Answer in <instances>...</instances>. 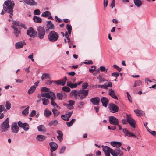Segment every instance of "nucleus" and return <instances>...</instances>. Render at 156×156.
Listing matches in <instances>:
<instances>
[{
    "instance_id": "46",
    "label": "nucleus",
    "mask_w": 156,
    "mask_h": 156,
    "mask_svg": "<svg viewBox=\"0 0 156 156\" xmlns=\"http://www.w3.org/2000/svg\"><path fill=\"white\" fill-rule=\"evenodd\" d=\"M108 68H106L104 66H101L100 67V70L102 72L106 73L108 70Z\"/></svg>"
},
{
    "instance_id": "9",
    "label": "nucleus",
    "mask_w": 156,
    "mask_h": 156,
    "mask_svg": "<svg viewBox=\"0 0 156 156\" xmlns=\"http://www.w3.org/2000/svg\"><path fill=\"white\" fill-rule=\"evenodd\" d=\"M130 116L127 114L126 115L127 121L132 127L134 128H135V121L132 119Z\"/></svg>"
},
{
    "instance_id": "27",
    "label": "nucleus",
    "mask_w": 156,
    "mask_h": 156,
    "mask_svg": "<svg viewBox=\"0 0 156 156\" xmlns=\"http://www.w3.org/2000/svg\"><path fill=\"white\" fill-rule=\"evenodd\" d=\"M51 79L50 75L49 73H43L41 76V79L42 80H43L44 79Z\"/></svg>"
},
{
    "instance_id": "39",
    "label": "nucleus",
    "mask_w": 156,
    "mask_h": 156,
    "mask_svg": "<svg viewBox=\"0 0 156 156\" xmlns=\"http://www.w3.org/2000/svg\"><path fill=\"white\" fill-rule=\"evenodd\" d=\"M50 15L51 13L49 12L48 11H46L42 13L41 16L43 17H46L48 16H50Z\"/></svg>"
},
{
    "instance_id": "36",
    "label": "nucleus",
    "mask_w": 156,
    "mask_h": 156,
    "mask_svg": "<svg viewBox=\"0 0 156 156\" xmlns=\"http://www.w3.org/2000/svg\"><path fill=\"white\" fill-rule=\"evenodd\" d=\"M36 87L35 86H32L28 90V93L29 94H31L34 91Z\"/></svg>"
},
{
    "instance_id": "42",
    "label": "nucleus",
    "mask_w": 156,
    "mask_h": 156,
    "mask_svg": "<svg viewBox=\"0 0 156 156\" xmlns=\"http://www.w3.org/2000/svg\"><path fill=\"white\" fill-rule=\"evenodd\" d=\"M5 107L7 110H9L11 107V104L9 101H6L5 105Z\"/></svg>"
},
{
    "instance_id": "28",
    "label": "nucleus",
    "mask_w": 156,
    "mask_h": 156,
    "mask_svg": "<svg viewBox=\"0 0 156 156\" xmlns=\"http://www.w3.org/2000/svg\"><path fill=\"white\" fill-rule=\"evenodd\" d=\"M112 83L111 82H109L108 83L106 82L103 85L104 87V88L105 89H107L108 87H112Z\"/></svg>"
},
{
    "instance_id": "14",
    "label": "nucleus",
    "mask_w": 156,
    "mask_h": 156,
    "mask_svg": "<svg viewBox=\"0 0 156 156\" xmlns=\"http://www.w3.org/2000/svg\"><path fill=\"white\" fill-rule=\"evenodd\" d=\"M19 127L16 122H13L12 124L11 130L13 133H17L19 131Z\"/></svg>"
},
{
    "instance_id": "62",
    "label": "nucleus",
    "mask_w": 156,
    "mask_h": 156,
    "mask_svg": "<svg viewBox=\"0 0 156 156\" xmlns=\"http://www.w3.org/2000/svg\"><path fill=\"white\" fill-rule=\"evenodd\" d=\"M18 124L20 127L22 128L24 126V123H22L21 121H19L18 122Z\"/></svg>"
},
{
    "instance_id": "37",
    "label": "nucleus",
    "mask_w": 156,
    "mask_h": 156,
    "mask_svg": "<svg viewBox=\"0 0 156 156\" xmlns=\"http://www.w3.org/2000/svg\"><path fill=\"white\" fill-rule=\"evenodd\" d=\"M41 100L42 101L43 104L44 105H47L49 103V101L48 99L42 98Z\"/></svg>"
},
{
    "instance_id": "50",
    "label": "nucleus",
    "mask_w": 156,
    "mask_h": 156,
    "mask_svg": "<svg viewBox=\"0 0 156 156\" xmlns=\"http://www.w3.org/2000/svg\"><path fill=\"white\" fill-rule=\"evenodd\" d=\"M88 84L87 82H84L82 85V88L84 90L87 88L88 87Z\"/></svg>"
},
{
    "instance_id": "47",
    "label": "nucleus",
    "mask_w": 156,
    "mask_h": 156,
    "mask_svg": "<svg viewBox=\"0 0 156 156\" xmlns=\"http://www.w3.org/2000/svg\"><path fill=\"white\" fill-rule=\"evenodd\" d=\"M52 111L53 112L55 116H58L59 113V112H58L57 110L55 109H52Z\"/></svg>"
},
{
    "instance_id": "61",
    "label": "nucleus",
    "mask_w": 156,
    "mask_h": 156,
    "mask_svg": "<svg viewBox=\"0 0 156 156\" xmlns=\"http://www.w3.org/2000/svg\"><path fill=\"white\" fill-rule=\"evenodd\" d=\"M64 35L66 37V38L68 40V42H69L70 41V39L69 37V35L68 34V33L66 31L65 34Z\"/></svg>"
},
{
    "instance_id": "40",
    "label": "nucleus",
    "mask_w": 156,
    "mask_h": 156,
    "mask_svg": "<svg viewBox=\"0 0 156 156\" xmlns=\"http://www.w3.org/2000/svg\"><path fill=\"white\" fill-rule=\"evenodd\" d=\"M29 107L28 106L24 111L22 112V114L24 115H27L28 113Z\"/></svg>"
},
{
    "instance_id": "44",
    "label": "nucleus",
    "mask_w": 156,
    "mask_h": 156,
    "mask_svg": "<svg viewBox=\"0 0 156 156\" xmlns=\"http://www.w3.org/2000/svg\"><path fill=\"white\" fill-rule=\"evenodd\" d=\"M50 95H51V97L50 98H51V101H54L56 97L54 93L51 92Z\"/></svg>"
},
{
    "instance_id": "4",
    "label": "nucleus",
    "mask_w": 156,
    "mask_h": 156,
    "mask_svg": "<svg viewBox=\"0 0 156 156\" xmlns=\"http://www.w3.org/2000/svg\"><path fill=\"white\" fill-rule=\"evenodd\" d=\"M9 118H7L0 126V131L1 132L7 131L9 128Z\"/></svg>"
},
{
    "instance_id": "21",
    "label": "nucleus",
    "mask_w": 156,
    "mask_h": 156,
    "mask_svg": "<svg viewBox=\"0 0 156 156\" xmlns=\"http://www.w3.org/2000/svg\"><path fill=\"white\" fill-rule=\"evenodd\" d=\"M25 3L31 6H34L36 5V3L34 0H23Z\"/></svg>"
},
{
    "instance_id": "30",
    "label": "nucleus",
    "mask_w": 156,
    "mask_h": 156,
    "mask_svg": "<svg viewBox=\"0 0 156 156\" xmlns=\"http://www.w3.org/2000/svg\"><path fill=\"white\" fill-rule=\"evenodd\" d=\"M103 150L104 152H111L112 151V149L110 148L108 146H103Z\"/></svg>"
},
{
    "instance_id": "25",
    "label": "nucleus",
    "mask_w": 156,
    "mask_h": 156,
    "mask_svg": "<svg viewBox=\"0 0 156 156\" xmlns=\"http://www.w3.org/2000/svg\"><path fill=\"white\" fill-rule=\"evenodd\" d=\"M67 85L71 88H76L77 87L76 83H73L69 81L67 83Z\"/></svg>"
},
{
    "instance_id": "53",
    "label": "nucleus",
    "mask_w": 156,
    "mask_h": 156,
    "mask_svg": "<svg viewBox=\"0 0 156 156\" xmlns=\"http://www.w3.org/2000/svg\"><path fill=\"white\" fill-rule=\"evenodd\" d=\"M41 12L39 9H37L35 10L34 11V15H39L40 14Z\"/></svg>"
},
{
    "instance_id": "38",
    "label": "nucleus",
    "mask_w": 156,
    "mask_h": 156,
    "mask_svg": "<svg viewBox=\"0 0 156 156\" xmlns=\"http://www.w3.org/2000/svg\"><path fill=\"white\" fill-rule=\"evenodd\" d=\"M22 128H23L25 131H28L29 129V124L27 123H24V126H23Z\"/></svg>"
},
{
    "instance_id": "18",
    "label": "nucleus",
    "mask_w": 156,
    "mask_h": 156,
    "mask_svg": "<svg viewBox=\"0 0 156 156\" xmlns=\"http://www.w3.org/2000/svg\"><path fill=\"white\" fill-rule=\"evenodd\" d=\"M26 43L23 41H19L15 44V47L16 49L20 48H22L23 46Z\"/></svg>"
},
{
    "instance_id": "23",
    "label": "nucleus",
    "mask_w": 156,
    "mask_h": 156,
    "mask_svg": "<svg viewBox=\"0 0 156 156\" xmlns=\"http://www.w3.org/2000/svg\"><path fill=\"white\" fill-rule=\"evenodd\" d=\"M111 144L114 147H119L122 145L121 142H111Z\"/></svg>"
},
{
    "instance_id": "29",
    "label": "nucleus",
    "mask_w": 156,
    "mask_h": 156,
    "mask_svg": "<svg viewBox=\"0 0 156 156\" xmlns=\"http://www.w3.org/2000/svg\"><path fill=\"white\" fill-rule=\"evenodd\" d=\"M34 21L37 23H41L42 22V20L40 18L37 16H34L33 18Z\"/></svg>"
},
{
    "instance_id": "2",
    "label": "nucleus",
    "mask_w": 156,
    "mask_h": 156,
    "mask_svg": "<svg viewBox=\"0 0 156 156\" xmlns=\"http://www.w3.org/2000/svg\"><path fill=\"white\" fill-rule=\"evenodd\" d=\"M14 6V2L11 0L5 1L3 5V9L6 12L10 14L9 17L11 18H12V15Z\"/></svg>"
},
{
    "instance_id": "64",
    "label": "nucleus",
    "mask_w": 156,
    "mask_h": 156,
    "mask_svg": "<svg viewBox=\"0 0 156 156\" xmlns=\"http://www.w3.org/2000/svg\"><path fill=\"white\" fill-rule=\"evenodd\" d=\"M148 131L150 133L154 136H156V132L155 131H151V130H148Z\"/></svg>"
},
{
    "instance_id": "51",
    "label": "nucleus",
    "mask_w": 156,
    "mask_h": 156,
    "mask_svg": "<svg viewBox=\"0 0 156 156\" xmlns=\"http://www.w3.org/2000/svg\"><path fill=\"white\" fill-rule=\"evenodd\" d=\"M84 102H83L80 101L78 103L77 107L80 108H82Z\"/></svg>"
},
{
    "instance_id": "55",
    "label": "nucleus",
    "mask_w": 156,
    "mask_h": 156,
    "mask_svg": "<svg viewBox=\"0 0 156 156\" xmlns=\"http://www.w3.org/2000/svg\"><path fill=\"white\" fill-rule=\"evenodd\" d=\"M112 76L113 77H115L117 78L119 76V73L117 72L113 73H112Z\"/></svg>"
},
{
    "instance_id": "57",
    "label": "nucleus",
    "mask_w": 156,
    "mask_h": 156,
    "mask_svg": "<svg viewBox=\"0 0 156 156\" xmlns=\"http://www.w3.org/2000/svg\"><path fill=\"white\" fill-rule=\"evenodd\" d=\"M67 73L69 75L72 76H74L76 74L75 72L74 71H71L68 72Z\"/></svg>"
},
{
    "instance_id": "60",
    "label": "nucleus",
    "mask_w": 156,
    "mask_h": 156,
    "mask_svg": "<svg viewBox=\"0 0 156 156\" xmlns=\"http://www.w3.org/2000/svg\"><path fill=\"white\" fill-rule=\"evenodd\" d=\"M33 53H31L28 57V58L31 60L32 62L34 61V59H33Z\"/></svg>"
},
{
    "instance_id": "11",
    "label": "nucleus",
    "mask_w": 156,
    "mask_h": 156,
    "mask_svg": "<svg viewBox=\"0 0 156 156\" xmlns=\"http://www.w3.org/2000/svg\"><path fill=\"white\" fill-rule=\"evenodd\" d=\"M73 113V111L68 112H66L65 115H62L61 116V117L63 120L66 121H68L69 120V119Z\"/></svg>"
},
{
    "instance_id": "7",
    "label": "nucleus",
    "mask_w": 156,
    "mask_h": 156,
    "mask_svg": "<svg viewBox=\"0 0 156 156\" xmlns=\"http://www.w3.org/2000/svg\"><path fill=\"white\" fill-rule=\"evenodd\" d=\"M27 34L31 37L34 38L37 36V33L32 27H30L27 30Z\"/></svg>"
},
{
    "instance_id": "35",
    "label": "nucleus",
    "mask_w": 156,
    "mask_h": 156,
    "mask_svg": "<svg viewBox=\"0 0 156 156\" xmlns=\"http://www.w3.org/2000/svg\"><path fill=\"white\" fill-rule=\"evenodd\" d=\"M76 119H72L70 122H66V123L68 127L71 126L75 122Z\"/></svg>"
},
{
    "instance_id": "16",
    "label": "nucleus",
    "mask_w": 156,
    "mask_h": 156,
    "mask_svg": "<svg viewBox=\"0 0 156 156\" xmlns=\"http://www.w3.org/2000/svg\"><path fill=\"white\" fill-rule=\"evenodd\" d=\"M49 144L51 147V152H53L57 149L58 146L56 143L51 142L49 143Z\"/></svg>"
},
{
    "instance_id": "41",
    "label": "nucleus",
    "mask_w": 156,
    "mask_h": 156,
    "mask_svg": "<svg viewBox=\"0 0 156 156\" xmlns=\"http://www.w3.org/2000/svg\"><path fill=\"white\" fill-rule=\"evenodd\" d=\"M142 83V82L140 80H137L135 81L133 87H135L137 86H140L141 85Z\"/></svg>"
},
{
    "instance_id": "22",
    "label": "nucleus",
    "mask_w": 156,
    "mask_h": 156,
    "mask_svg": "<svg viewBox=\"0 0 156 156\" xmlns=\"http://www.w3.org/2000/svg\"><path fill=\"white\" fill-rule=\"evenodd\" d=\"M51 92L46 93H41V97L43 98H47V99L50 98L51 97V95H50Z\"/></svg>"
},
{
    "instance_id": "5",
    "label": "nucleus",
    "mask_w": 156,
    "mask_h": 156,
    "mask_svg": "<svg viewBox=\"0 0 156 156\" xmlns=\"http://www.w3.org/2000/svg\"><path fill=\"white\" fill-rule=\"evenodd\" d=\"M117 125L119 127V130H122L124 133L125 134V136H127L133 138H136V137L135 135L133 134L131 132L129 131L127 129H122L121 126L119 125V124Z\"/></svg>"
},
{
    "instance_id": "32",
    "label": "nucleus",
    "mask_w": 156,
    "mask_h": 156,
    "mask_svg": "<svg viewBox=\"0 0 156 156\" xmlns=\"http://www.w3.org/2000/svg\"><path fill=\"white\" fill-rule=\"evenodd\" d=\"M97 79L99 80V82L100 83H101L104 82L105 81H108L107 80H106L104 78H103L101 75H99L97 78Z\"/></svg>"
},
{
    "instance_id": "59",
    "label": "nucleus",
    "mask_w": 156,
    "mask_h": 156,
    "mask_svg": "<svg viewBox=\"0 0 156 156\" xmlns=\"http://www.w3.org/2000/svg\"><path fill=\"white\" fill-rule=\"evenodd\" d=\"M127 98L129 100V101L131 103L132 102V101L131 100V96L129 93L128 92H127Z\"/></svg>"
},
{
    "instance_id": "54",
    "label": "nucleus",
    "mask_w": 156,
    "mask_h": 156,
    "mask_svg": "<svg viewBox=\"0 0 156 156\" xmlns=\"http://www.w3.org/2000/svg\"><path fill=\"white\" fill-rule=\"evenodd\" d=\"M57 97L59 100H62L63 98V95L60 93H58L57 94Z\"/></svg>"
},
{
    "instance_id": "12",
    "label": "nucleus",
    "mask_w": 156,
    "mask_h": 156,
    "mask_svg": "<svg viewBox=\"0 0 156 156\" xmlns=\"http://www.w3.org/2000/svg\"><path fill=\"white\" fill-rule=\"evenodd\" d=\"M109 123L113 125H118L119 124L118 120L113 116H110L109 117Z\"/></svg>"
},
{
    "instance_id": "43",
    "label": "nucleus",
    "mask_w": 156,
    "mask_h": 156,
    "mask_svg": "<svg viewBox=\"0 0 156 156\" xmlns=\"http://www.w3.org/2000/svg\"><path fill=\"white\" fill-rule=\"evenodd\" d=\"M62 90L64 92H68L70 91V89L69 87L64 86L62 87Z\"/></svg>"
},
{
    "instance_id": "6",
    "label": "nucleus",
    "mask_w": 156,
    "mask_h": 156,
    "mask_svg": "<svg viewBox=\"0 0 156 156\" xmlns=\"http://www.w3.org/2000/svg\"><path fill=\"white\" fill-rule=\"evenodd\" d=\"M38 37L40 39H42L44 37L45 30L42 27L39 26L37 27Z\"/></svg>"
},
{
    "instance_id": "34",
    "label": "nucleus",
    "mask_w": 156,
    "mask_h": 156,
    "mask_svg": "<svg viewBox=\"0 0 156 156\" xmlns=\"http://www.w3.org/2000/svg\"><path fill=\"white\" fill-rule=\"evenodd\" d=\"M44 115L47 117H48L52 114L51 111L48 109H46L44 111Z\"/></svg>"
},
{
    "instance_id": "56",
    "label": "nucleus",
    "mask_w": 156,
    "mask_h": 156,
    "mask_svg": "<svg viewBox=\"0 0 156 156\" xmlns=\"http://www.w3.org/2000/svg\"><path fill=\"white\" fill-rule=\"evenodd\" d=\"M69 103L68 104L69 105H70L73 106V105L74 104L75 101L73 100H70L68 101Z\"/></svg>"
},
{
    "instance_id": "58",
    "label": "nucleus",
    "mask_w": 156,
    "mask_h": 156,
    "mask_svg": "<svg viewBox=\"0 0 156 156\" xmlns=\"http://www.w3.org/2000/svg\"><path fill=\"white\" fill-rule=\"evenodd\" d=\"M51 105H52L54 106H55L57 108H60L58 106L57 104L55 102H54V101H51Z\"/></svg>"
},
{
    "instance_id": "63",
    "label": "nucleus",
    "mask_w": 156,
    "mask_h": 156,
    "mask_svg": "<svg viewBox=\"0 0 156 156\" xmlns=\"http://www.w3.org/2000/svg\"><path fill=\"white\" fill-rule=\"evenodd\" d=\"M66 148V147L65 146H64L62 147L60 150V153H63L65 151Z\"/></svg>"
},
{
    "instance_id": "20",
    "label": "nucleus",
    "mask_w": 156,
    "mask_h": 156,
    "mask_svg": "<svg viewBox=\"0 0 156 156\" xmlns=\"http://www.w3.org/2000/svg\"><path fill=\"white\" fill-rule=\"evenodd\" d=\"M46 138L45 136L41 135H37L36 137V140L39 142L43 141Z\"/></svg>"
},
{
    "instance_id": "31",
    "label": "nucleus",
    "mask_w": 156,
    "mask_h": 156,
    "mask_svg": "<svg viewBox=\"0 0 156 156\" xmlns=\"http://www.w3.org/2000/svg\"><path fill=\"white\" fill-rule=\"evenodd\" d=\"M134 2L136 6L139 7L142 5V2L140 0H134Z\"/></svg>"
},
{
    "instance_id": "52",
    "label": "nucleus",
    "mask_w": 156,
    "mask_h": 156,
    "mask_svg": "<svg viewBox=\"0 0 156 156\" xmlns=\"http://www.w3.org/2000/svg\"><path fill=\"white\" fill-rule=\"evenodd\" d=\"M84 63L85 64H93V62L92 60H85Z\"/></svg>"
},
{
    "instance_id": "45",
    "label": "nucleus",
    "mask_w": 156,
    "mask_h": 156,
    "mask_svg": "<svg viewBox=\"0 0 156 156\" xmlns=\"http://www.w3.org/2000/svg\"><path fill=\"white\" fill-rule=\"evenodd\" d=\"M14 33L16 37H18L20 34V32L18 29L14 30Z\"/></svg>"
},
{
    "instance_id": "10",
    "label": "nucleus",
    "mask_w": 156,
    "mask_h": 156,
    "mask_svg": "<svg viewBox=\"0 0 156 156\" xmlns=\"http://www.w3.org/2000/svg\"><path fill=\"white\" fill-rule=\"evenodd\" d=\"M110 111L113 113L117 112L119 110V107L115 104L113 103L110 104L108 107Z\"/></svg>"
},
{
    "instance_id": "17",
    "label": "nucleus",
    "mask_w": 156,
    "mask_h": 156,
    "mask_svg": "<svg viewBox=\"0 0 156 156\" xmlns=\"http://www.w3.org/2000/svg\"><path fill=\"white\" fill-rule=\"evenodd\" d=\"M101 100L103 106L105 107H107L109 102L108 99L105 97H103L101 98Z\"/></svg>"
},
{
    "instance_id": "49",
    "label": "nucleus",
    "mask_w": 156,
    "mask_h": 156,
    "mask_svg": "<svg viewBox=\"0 0 156 156\" xmlns=\"http://www.w3.org/2000/svg\"><path fill=\"white\" fill-rule=\"evenodd\" d=\"M63 105L65 106H66L67 108L69 109H72L73 108V106L70 105L67 103H64Z\"/></svg>"
},
{
    "instance_id": "19",
    "label": "nucleus",
    "mask_w": 156,
    "mask_h": 156,
    "mask_svg": "<svg viewBox=\"0 0 156 156\" xmlns=\"http://www.w3.org/2000/svg\"><path fill=\"white\" fill-rule=\"evenodd\" d=\"M109 92L108 93V94L112 98L117 100L118 99L117 97L116 96L114 91L112 89H109Z\"/></svg>"
},
{
    "instance_id": "13",
    "label": "nucleus",
    "mask_w": 156,
    "mask_h": 156,
    "mask_svg": "<svg viewBox=\"0 0 156 156\" xmlns=\"http://www.w3.org/2000/svg\"><path fill=\"white\" fill-rule=\"evenodd\" d=\"M67 80V77L65 76L64 78L57 81H54L53 82L57 85H61L63 86L65 85L66 83V81Z\"/></svg>"
},
{
    "instance_id": "3",
    "label": "nucleus",
    "mask_w": 156,
    "mask_h": 156,
    "mask_svg": "<svg viewBox=\"0 0 156 156\" xmlns=\"http://www.w3.org/2000/svg\"><path fill=\"white\" fill-rule=\"evenodd\" d=\"M58 38V34L54 31H51L48 35V39L51 42L56 41Z\"/></svg>"
},
{
    "instance_id": "26",
    "label": "nucleus",
    "mask_w": 156,
    "mask_h": 156,
    "mask_svg": "<svg viewBox=\"0 0 156 156\" xmlns=\"http://www.w3.org/2000/svg\"><path fill=\"white\" fill-rule=\"evenodd\" d=\"M58 121L56 120H52L50 121L48 123V125L50 126H56L58 124Z\"/></svg>"
},
{
    "instance_id": "8",
    "label": "nucleus",
    "mask_w": 156,
    "mask_h": 156,
    "mask_svg": "<svg viewBox=\"0 0 156 156\" xmlns=\"http://www.w3.org/2000/svg\"><path fill=\"white\" fill-rule=\"evenodd\" d=\"M111 154L112 156H123V153L120 149L116 148L114 150H112Z\"/></svg>"
},
{
    "instance_id": "33",
    "label": "nucleus",
    "mask_w": 156,
    "mask_h": 156,
    "mask_svg": "<svg viewBox=\"0 0 156 156\" xmlns=\"http://www.w3.org/2000/svg\"><path fill=\"white\" fill-rule=\"evenodd\" d=\"M47 27L51 29H53L54 28V24L51 22V21H48L47 22Z\"/></svg>"
},
{
    "instance_id": "48",
    "label": "nucleus",
    "mask_w": 156,
    "mask_h": 156,
    "mask_svg": "<svg viewBox=\"0 0 156 156\" xmlns=\"http://www.w3.org/2000/svg\"><path fill=\"white\" fill-rule=\"evenodd\" d=\"M50 90V89L45 87H43L41 89V91L43 92H48Z\"/></svg>"
},
{
    "instance_id": "24",
    "label": "nucleus",
    "mask_w": 156,
    "mask_h": 156,
    "mask_svg": "<svg viewBox=\"0 0 156 156\" xmlns=\"http://www.w3.org/2000/svg\"><path fill=\"white\" fill-rule=\"evenodd\" d=\"M37 129L39 131H41L43 132H46V131L44 126L43 125H40L37 127Z\"/></svg>"
},
{
    "instance_id": "15",
    "label": "nucleus",
    "mask_w": 156,
    "mask_h": 156,
    "mask_svg": "<svg viewBox=\"0 0 156 156\" xmlns=\"http://www.w3.org/2000/svg\"><path fill=\"white\" fill-rule=\"evenodd\" d=\"M100 101V98L99 97H95L91 98L90 101L94 105H98Z\"/></svg>"
},
{
    "instance_id": "1",
    "label": "nucleus",
    "mask_w": 156,
    "mask_h": 156,
    "mask_svg": "<svg viewBox=\"0 0 156 156\" xmlns=\"http://www.w3.org/2000/svg\"><path fill=\"white\" fill-rule=\"evenodd\" d=\"M89 90H82L79 91L73 90L70 92V95L76 100H82L88 94Z\"/></svg>"
}]
</instances>
